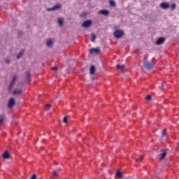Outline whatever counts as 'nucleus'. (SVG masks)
Returning a JSON list of instances; mask_svg holds the SVG:
<instances>
[{
    "label": "nucleus",
    "instance_id": "obj_22",
    "mask_svg": "<svg viewBox=\"0 0 179 179\" xmlns=\"http://www.w3.org/2000/svg\"><path fill=\"white\" fill-rule=\"evenodd\" d=\"M58 172L57 171H54L52 173V178H55V177H58Z\"/></svg>",
    "mask_w": 179,
    "mask_h": 179
},
{
    "label": "nucleus",
    "instance_id": "obj_29",
    "mask_svg": "<svg viewBox=\"0 0 179 179\" xmlns=\"http://www.w3.org/2000/svg\"><path fill=\"white\" fill-rule=\"evenodd\" d=\"M3 122V116H0V124H2Z\"/></svg>",
    "mask_w": 179,
    "mask_h": 179
},
{
    "label": "nucleus",
    "instance_id": "obj_19",
    "mask_svg": "<svg viewBox=\"0 0 179 179\" xmlns=\"http://www.w3.org/2000/svg\"><path fill=\"white\" fill-rule=\"evenodd\" d=\"M96 38H97V36H96V34H92L91 36V41L93 43L96 40Z\"/></svg>",
    "mask_w": 179,
    "mask_h": 179
},
{
    "label": "nucleus",
    "instance_id": "obj_33",
    "mask_svg": "<svg viewBox=\"0 0 179 179\" xmlns=\"http://www.w3.org/2000/svg\"><path fill=\"white\" fill-rule=\"evenodd\" d=\"M6 62L7 64H9L10 62V60H9V59H6Z\"/></svg>",
    "mask_w": 179,
    "mask_h": 179
},
{
    "label": "nucleus",
    "instance_id": "obj_12",
    "mask_svg": "<svg viewBox=\"0 0 179 179\" xmlns=\"http://www.w3.org/2000/svg\"><path fill=\"white\" fill-rule=\"evenodd\" d=\"M117 69H122V72H124V69L125 68V65L124 64H117L116 66Z\"/></svg>",
    "mask_w": 179,
    "mask_h": 179
},
{
    "label": "nucleus",
    "instance_id": "obj_4",
    "mask_svg": "<svg viewBox=\"0 0 179 179\" xmlns=\"http://www.w3.org/2000/svg\"><path fill=\"white\" fill-rule=\"evenodd\" d=\"M92 26V20H88L83 23V27H90Z\"/></svg>",
    "mask_w": 179,
    "mask_h": 179
},
{
    "label": "nucleus",
    "instance_id": "obj_27",
    "mask_svg": "<svg viewBox=\"0 0 179 179\" xmlns=\"http://www.w3.org/2000/svg\"><path fill=\"white\" fill-rule=\"evenodd\" d=\"M63 122H64V124H66L68 122V117H64L63 118Z\"/></svg>",
    "mask_w": 179,
    "mask_h": 179
},
{
    "label": "nucleus",
    "instance_id": "obj_23",
    "mask_svg": "<svg viewBox=\"0 0 179 179\" xmlns=\"http://www.w3.org/2000/svg\"><path fill=\"white\" fill-rule=\"evenodd\" d=\"M142 160H143V156H141L138 158L136 159V162H137L138 163H139V162H142Z\"/></svg>",
    "mask_w": 179,
    "mask_h": 179
},
{
    "label": "nucleus",
    "instance_id": "obj_14",
    "mask_svg": "<svg viewBox=\"0 0 179 179\" xmlns=\"http://www.w3.org/2000/svg\"><path fill=\"white\" fill-rule=\"evenodd\" d=\"M26 79H27L28 83H30V82H31V76H30V72H28V73H27V78H26Z\"/></svg>",
    "mask_w": 179,
    "mask_h": 179
},
{
    "label": "nucleus",
    "instance_id": "obj_16",
    "mask_svg": "<svg viewBox=\"0 0 179 179\" xmlns=\"http://www.w3.org/2000/svg\"><path fill=\"white\" fill-rule=\"evenodd\" d=\"M22 90H14L13 94H22Z\"/></svg>",
    "mask_w": 179,
    "mask_h": 179
},
{
    "label": "nucleus",
    "instance_id": "obj_1",
    "mask_svg": "<svg viewBox=\"0 0 179 179\" xmlns=\"http://www.w3.org/2000/svg\"><path fill=\"white\" fill-rule=\"evenodd\" d=\"M143 66L145 68V69L150 71V69L153 68V64L150 62L145 61L143 63Z\"/></svg>",
    "mask_w": 179,
    "mask_h": 179
},
{
    "label": "nucleus",
    "instance_id": "obj_21",
    "mask_svg": "<svg viewBox=\"0 0 179 179\" xmlns=\"http://www.w3.org/2000/svg\"><path fill=\"white\" fill-rule=\"evenodd\" d=\"M58 23H59V26H62V24H64V19L59 18L58 19Z\"/></svg>",
    "mask_w": 179,
    "mask_h": 179
},
{
    "label": "nucleus",
    "instance_id": "obj_11",
    "mask_svg": "<svg viewBox=\"0 0 179 179\" xmlns=\"http://www.w3.org/2000/svg\"><path fill=\"white\" fill-rule=\"evenodd\" d=\"M3 159H9L10 157V155H9V152L8 150L5 151L3 154Z\"/></svg>",
    "mask_w": 179,
    "mask_h": 179
},
{
    "label": "nucleus",
    "instance_id": "obj_34",
    "mask_svg": "<svg viewBox=\"0 0 179 179\" xmlns=\"http://www.w3.org/2000/svg\"><path fill=\"white\" fill-rule=\"evenodd\" d=\"M162 90H164V83H163L162 86L161 87Z\"/></svg>",
    "mask_w": 179,
    "mask_h": 179
},
{
    "label": "nucleus",
    "instance_id": "obj_10",
    "mask_svg": "<svg viewBox=\"0 0 179 179\" xmlns=\"http://www.w3.org/2000/svg\"><path fill=\"white\" fill-rule=\"evenodd\" d=\"M94 72H96V67L94 66H91L90 68V73L91 75H94Z\"/></svg>",
    "mask_w": 179,
    "mask_h": 179
},
{
    "label": "nucleus",
    "instance_id": "obj_17",
    "mask_svg": "<svg viewBox=\"0 0 179 179\" xmlns=\"http://www.w3.org/2000/svg\"><path fill=\"white\" fill-rule=\"evenodd\" d=\"M166 155H167V152H164L163 153L159 155V159L160 160H163V159H164V157H166Z\"/></svg>",
    "mask_w": 179,
    "mask_h": 179
},
{
    "label": "nucleus",
    "instance_id": "obj_18",
    "mask_svg": "<svg viewBox=\"0 0 179 179\" xmlns=\"http://www.w3.org/2000/svg\"><path fill=\"white\" fill-rule=\"evenodd\" d=\"M23 54H24V50L20 51L19 54L17 55V59H19L20 58H21Z\"/></svg>",
    "mask_w": 179,
    "mask_h": 179
},
{
    "label": "nucleus",
    "instance_id": "obj_15",
    "mask_svg": "<svg viewBox=\"0 0 179 179\" xmlns=\"http://www.w3.org/2000/svg\"><path fill=\"white\" fill-rule=\"evenodd\" d=\"M59 8H61V5H56L52 8L48 9V10H55V9H59Z\"/></svg>",
    "mask_w": 179,
    "mask_h": 179
},
{
    "label": "nucleus",
    "instance_id": "obj_13",
    "mask_svg": "<svg viewBox=\"0 0 179 179\" xmlns=\"http://www.w3.org/2000/svg\"><path fill=\"white\" fill-rule=\"evenodd\" d=\"M52 39H48L46 42L47 47H51L52 45Z\"/></svg>",
    "mask_w": 179,
    "mask_h": 179
},
{
    "label": "nucleus",
    "instance_id": "obj_9",
    "mask_svg": "<svg viewBox=\"0 0 179 179\" xmlns=\"http://www.w3.org/2000/svg\"><path fill=\"white\" fill-rule=\"evenodd\" d=\"M98 13L101 14V15H104V16H108V13H110V12H108V10H101L98 12Z\"/></svg>",
    "mask_w": 179,
    "mask_h": 179
},
{
    "label": "nucleus",
    "instance_id": "obj_3",
    "mask_svg": "<svg viewBox=\"0 0 179 179\" xmlns=\"http://www.w3.org/2000/svg\"><path fill=\"white\" fill-rule=\"evenodd\" d=\"M15 98H10L8 103V108H13V106H15Z\"/></svg>",
    "mask_w": 179,
    "mask_h": 179
},
{
    "label": "nucleus",
    "instance_id": "obj_20",
    "mask_svg": "<svg viewBox=\"0 0 179 179\" xmlns=\"http://www.w3.org/2000/svg\"><path fill=\"white\" fill-rule=\"evenodd\" d=\"M116 177H118L119 178H122V173H121L120 171H117Z\"/></svg>",
    "mask_w": 179,
    "mask_h": 179
},
{
    "label": "nucleus",
    "instance_id": "obj_30",
    "mask_svg": "<svg viewBox=\"0 0 179 179\" xmlns=\"http://www.w3.org/2000/svg\"><path fill=\"white\" fill-rule=\"evenodd\" d=\"M31 179H37V176L36 174L32 175Z\"/></svg>",
    "mask_w": 179,
    "mask_h": 179
},
{
    "label": "nucleus",
    "instance_id": "obj_25",
    "mask_svg": "<svg viewBox=\"0 0 179 179\" xmlns=\"http://www.w3.org/2000/svg\"><path fill=\"white\" fill-rule=\"evenodd\" d=\"M166 134H167V130L164 129L162 132V136H166Z\"/></svg>",
    "mask_w": 179,
    "mask_h": 179
},
{
    "label": "nucleus",
    "instance_id": "obj_26",
    "mask_svg": "<svg viewBox=\"0 0 179 179\" xmlns=\"http://www.w3.org/2000/svg\"><path fill=\"white\" fill-rule=\"evenodd\" d=\"M176 6H177L176 5V3L171 4V10H174V9H176Z\"/></svg>",
    "mask_w": 179,
    "mask_h": 179
},
{
    "label": "nucleus",
    "instance_id": "obj_31",
    "mask_svg": "<svg viewBox=\"0 0 179 179\" xmlns=\"http://www.w3.org/2000/svg\"><path fill=\"white\" fill-rule=\"evenodd\" d=\"M52 71H58V67L57 66L52 67Z\"/></svg>",
    "mask_w": 179,
    "mask_h": 179
},
{
    "label": "nucleus",
    "instance_id": "obj_24",
    "mask_svg": "<svg viewBox=\"0 0 179 179\" xmlns=\"http://www.w3.org/2000/svg\"><path fill=\"white\" fill-rule=\"evenodd\" d=\"M109 3H110V6H115V1H114L113 0H110Z\"/></svg>",
    "mask_w": 179,
    "mask_h": 179
},
{
    "label": "nucleus",
    "instance_id": "obj_5",
    "mask_svg": "<svg viewBox=\"0 0 179 179\" xmlns=\"http://www.w3.org/2000/svg\"><path fill=\"white\" fill-rule=\"evenodd\" d=\"M164 41H166V38H159L157 40L156 44L157 45H160L164 43Z\"/></svg>",
    "mask_w": 179,
    "mask_h": 179
},
{
    "label": "nucleus",
    "instance_id": "obj_32",
    "mask_svg": "<svg viewBox=\"0 0 179 179\" xmlns=\"http://www.w3.org/2000/svg\"><path fill=\"white\" fill-rule=\"evenodd\" d=\"M46 107L48 110H50V108H51V105L50 104H46Z\"/></svg>",
    "mask_w": 179,
    "mask_h": 179
},
{
    "label": "nucleus",
    "instance_id": "obj_6",
    "mask_svg": "<svg viewBox=\"0 0 179 179\" xmlns=\"http://www.w3.org/2000/svg\"><path fill=\"white\" fill-rule=\"evenodd\" d=\"M100 52V48H92L90 50V54H99Z\"/></svg>",
    "mask_w": 179,
    "mask_h": 179
},
{
    "label": "nucleus",
    "instance_id": "obj_2",
    "mask_svg": "<svg viewBox=\"0 0 179 179\" xmlns=\"http://www.w3.org/2000/svg\"><path fill=\"white\" fill-rule=\"evenodd\" d=\"M114 36L115 38H121V37L124 36V32L123 31H121V30H116L114 32Z\"/></svg>",
    "mask_w": 179,
    "mask_h": 179
},
{
    "label": "nucleus",
    "instance_id": "obj_8",
    "mask_svg": "<svg viewBox=\"0 0 179 179\" xmlns=\"http://www.w3.org/2000/svg\"><path fill=\"white\" fill-rule=\"evenodd\" d=\"M161 8H162V9H169V8H170V4H169V3H162L160 4Z\"/></svg>",
    "mask_w": 179,
    "mask_h": 179
},
{
    "label": "nucleus",
    "instance_id": "obj_28",
    "mask_svg": "<svg viewBox=\"0 0 179 179\" xmlns=\"http://www.w3.org/2000/svg\"><path fill=\"white\" fill-rule=\"evenodd\" d=\"M145 99H147V100H152V96L147 95V96L145 97Z\"/></svg>",
    "mask_w": 179,
    "mask_h": 179
},
{
    "label": "nucleus",
    "instance_id": "obj_7",
    "mask_svg": "<svg viewBox=\"0 0 179 179\" xmlns=\"http://www.w3.org/2000/svg\"><path fill=\"white\" fill-rule=\"evenodd\" d=\"M16 79H17V77L15 76L13 78V80L10 83V85H9L10 90H12V87H13V85H15V82H16Z\"/></svg>",
    "mask_w": 179,
    "mask_h": 179
}]
</instances>
